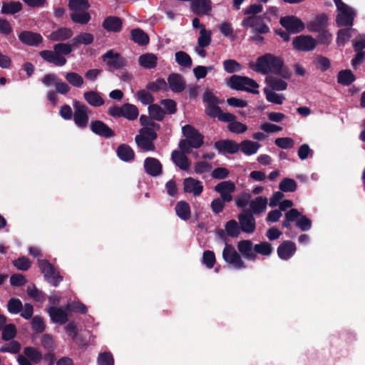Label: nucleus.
I'll return each instance as SVG.
<instances>
[{
    "instance_id": "1",
    "label": "nucleus",
    "mask_w": 365,
    "mask_h": 365,
    "mask_svg": "<svg viewBox=\"0 0 365 365\" xmlns=\"http://www.w3.org/2000/svg\"><path fill=\"white\" fill-rule=\"evenodd\" d=\"M250 68L256 72L267 75L269 73L280 76L282 78L289 79L291 71L284 65L283 60L271 53H266L257 58L256 63H250Z\"/></svg>"
},
{
    "instance_id": "2",
    "label": "nucleus",
    "mask_w": 365,
    "mask_h": 365,
    "mask_svg": "<svg viewBox=\"0 0 365 365\" xmlns=\"http://www.w3.org/2000/svg\"><path fill=\"white\" fill-rule=\"evenodd\" d=\"M336 7L337 14L336 16V25L339 28L344 26H353L355 11L353 8L343 2L341 0H333Z\"/></svg>"
},
{
    "instance_id": "3",
    "label": "nucleus",
    "mask_w": 365,
    "mask_h": 365,
    "mask_svg": "<svg viewBox=\"0 0 365 365\" xmlns=\"http://www.w3.org/2000/svg\"><path fill=\"white\" fill-rule=\"evenodd\" d=\"M90 5L87 0H69L71 20L78 24H86L91 20V15L87 12Z\"/></svg>"
},
{
    "instance_id": "4",
    "label": "nucleus",
    "mask_w": 365,
    "mask_h": 365,
    "mask_svg": "<svg viewBox=\"0 0 365 365\" xmlns=\"http://www.w3.org/2000/svg\"><path fill=\"white\" fill-rule=\"evenodd\" d=\"M222 258L227 263L231 264L237 269H244L246 267L245 263L242 259L241 256L230 244H225L222 251Z\"/></svg>"
},
{
    "instance_id": "5",
    "label": "nucleus",
    "mask_w": 365,
    "mask_h": 365,
    "mask_svg": "<svg viewBox=\"0 0 365 365\" xmlns=\"http://www.w3.org/2000/svg\"><path fill=\"white\" fill-rule=\"evenodd\" d=\"M241 25L244 28H251L252 33L267 34L269 31V28L264 24L262 16H247L242 20Z\"/></svg>"
},
{
    "instance_id": "6",
    "label": "nucleus",
    "mask_w": 365,
    "mask_h": 365,
    "mask_svg": "<svg viewBox=\"0 0 365 365\" xmlns=\"http://www.w3.org/2000/svg\"><path fill=\"white\" fill-rule=\"evenodd\" d=\"M279 24L288 33L292 34H299L305 28L304 22L293 15L281 17Z\"/></svg>"
},
{
    "instance_id": "7",
    "label": "nucleus",
    "mask_w": 365,
    "mask_h": 365,
    "mask_svg": "<svg viewBox=\"0 0 365 365\" xmlns=\"http://www.w3.org/2000/svg\"><path fill=\"white\" fill-rule=\"evenodd\" d=\"M203 102L207 104L205 109L206 115L211 118H218L222 110L217 106L219 103L217 97L212 91L207 90L203 94Z\"/></svg>"
},
{
    "instance_id": "8",
    "label": "nucleus",
    "mask_w": 365,
    "mask_h": 365,
    "mask_svg": "<svg viewBox=\"0 0 365 365\" xmlns=\"http://www.w3.org/2000/svg\"><path fill=\"white\" fill-rule=\"evenodd\" d=\"M182 132L192 148L197 149L203 145L204 136L192 125H185L182 128Z\"/></svg>"
},
{
    "instance_id": "9",
    "label": "nucleus",
    "mask_w": 365,
    "mask_h": 365,
    "mask_svg": "<svg viewBox=\"0 0 365 365\" xmlns=\"http://www.w3.org/2000/svg\"><path fill=\"white\" fill-rule=\"evenodd\" d=\"M38 266L46 279L53 286H57L62 281V277L48 261H38Z\"/></svg>"
},
{
    "instance_id": "10",
    "label": "nucleus",
    "mask_w": 365,
    "mask_h": 365,
    "mask_svg": "<svg viewBox=\"0 0 365 365\" xmlns=\"http://www.w3.org/2000/svg\"><path fill=\"white\" fill-rule=\"evenodd\" d=\"M38 266L46 279L53 286H57L62 281V277L48 261H38Z\"/></svg>"
},
{
    "instance_id": "11",
    "label": "nucleus",
    "mask_w": 365,
    "mask_h": 365,
    "mask_svg": "<svg viewBox=\"0 0 365 365\" xmlns=\"http://www.w3.org/2000/svg\"><path fill=\"white\" fill-rule=\"evenodd\" d=\"M38 266L46 279L53 286H57L62 281V277L48 261H38Z\"/></svg>"
},
{
    "instance_id": "12",
    "label": "nucleus",
    "mask_w": 365,
    "mask_h": 365,
    "mask_svg": "<svg viewBox=\"0 0 365 365\" xmlns=\"http://www.w3.org/2000/svg\"><path fill=\"white\" fill-rule=\"evenodd\" d=\"M292 45L299 51H311L315 48L317 41L311 36L300 35L294 38Z\"/></svg>"
},
{
    "instance_id": "13",
    "label": "nucleus",
    "mask_w": 365,
    "mask_h": 365,
    "mask_svg": "<svg viewBox=\"0 0 365 365\" xmlns=\"http://www.w3.org/2000/svg\"><path fill=\"white\" fill-rule=\"evenodd\" d=\"M238 220L240 230L246 233H253L256 229L255 219L251 211L246 210L239 214Z\"/></svg>"
},
{
    "instance_id": "14",
    "label": "nucleus",
    "mask_w": 365,
    "mask_h": 365,
    "mask_svg": "<svg viewBox=\"0 0 365 365\" xmlns=\"http://www.w3.org/2000/svg\"><path fill=\"white\" fill-rule=\"evenodd\" d=\"M73 120L75 123L78 127H86L88 122V108L86 106L77 101L73 103Z\"/></svg>"
},
{
    "instance_id": "15",
    "label": "nucleus",
    "mask_w": 365,
    "mask_h": 365,
    "mask_svg": "<svg viewBox=\"0 0 365 365\" xmlns=\"http://www.w3.org/2000/svg\"><path fill=\"white\" fill-rule=\"evenodd\" d=\"M328 21V15L325 13H320L307 24V29L312 33L322 31L327 29Z\"/></svg>"
},
{
    "instance_id": "16",
    "label": "nucleus",
    "mask_w": 365,
    "mask_h": 365,
    "mask_svg": "<svg viewBox=\"0 0 365 365\" xmlns=\"http://www.w3.org/2000/svg\"><path fill=\"white\" fill-rule=\"evenodd\" d=\"M41 359V354L36 349L26 347L23 354L19 356L18 361L20 365H31V363H37Z\"/></svg>"
},
{
    "instance_id": "17",
    "label": "nucleus",
    "mask_w": 365,
    "mask_h": 365,
    "mask_svg": "<svg viewBox=\"0 0 365 365\" xmlns=\"http://www.w3.org/2000/svg\"><path fill=\"white\" fill-rule=\"evenodd\" d=\"M214 190L220 194V197L232 201V194L235 190V185L230 180L222 181L215 186Z\"/></svg>"
},
{
    "instance_id": "18",
    "label": "nucleus",
    "mask_w": 365,
    "mask_h": 365,
    "mask_svg": "<svg viewBox=\"0 0 365 365\" xmlns=\"http://www.w3.org/2000/svg\"><path fill=\"white\" fill-rule=\"evenodd\" d=\"M138 116V109L133 104L125 103L120 107L115 106V117H124L129 120H133Z\"/></svg>"
},
{
    "instance_id": "19",
    "label": "nucleus",
    "mask_w": 365,
    "mask_h": 365,
    "mask_svg": "<svg viewBox=\"0 0 365 365\" xmlns=\"http://www.w3.org/2000/svg\"><path fill=\"white\" fill-rule=\"evenodd\" d=\"M214 147L221 153L235 154L240 150V145L232 140H220L216 141Z\"/></svg>"
},
{
    "instance_id": "20",
    "label": "nucleus",
    "mask_w": 365,
    "mask_h": 365,
    "mask_svg": "<svg viewBox=\"0 0 365 365\" xmlns=\"http://www.w3.org/2000/svg\"><path fill=\"white\" fill-rule=\"evenodd\" d=\"M297 250L296 245L290 240L282 242L277 247V255L283 260L290 259Z\"/></svg>"
},
{
    "instance_id": "21",
    "label": "nucleus",
    "mask_w": 365,
    "mask_h": 365,
    "mask_svg": "<svg viewBox=\"0 0 365 365\" xmlns=\"http://www.w3.org/2000/svg\"><path fill=\"white\" fill-rule=\"evenodd\" d=\"M168 83L169 88L174 93L182 92L185 87L186 83L184 78L179 73H173L168 77Z\"/></svg>"
},
{
    "instance_id": "22",
    "label": "nucleus",
    "mask_w": 365,
    "mask_h": 365,
    "mask_svg": "<svg viewBox=\"0 0 365 365\" xmlns=\"http://www.w3.org/2000/svg\"><path fill=\"white\" fill-rule=\"evenodd\" d=\"M185 192L192 193L194 196H199L203 191L201 182L192 178H187L183 182Z\"/></svg>"
},
{
    "instance_id": "23",
    "label": "nucleus",
    "mask_w": 365,
    "mask_h": 365,
    "mask_svg": "<svg viewBox=\"0 0 365 365\" xmlns=\"http://www.w3.org/2000/svg\"><path fill=\"white\" fill-rule=\"evenodd\" d=\"M145 172L151 176H158L162 173L163 167L160 162L154 158L148 157L144 161Z\"/></svg>"
},
{
    "instance_id": "24",
    "label": "nucleus",
    "mask_w": 365,
    "mask_h": 365,
    "mask_svg": "<svg viewBox=\"0 0 365 365\" xmlns=\"http://www.w3.org/2000/svg\"><path fill=\"white\" fill-rule=\"evenodd\" d=\"M51 319L54 323L64 324L68 322V314L65 309L52 306L48 309Z\"/></svg>"
},
{
    "instance_id": "25",
    "label": "nucleus",
    "mask_w": 365,
    "mask_h": 365,
    "mask_svg": "<svg viewBox=\"0 0 365 365\" xmlns=\"http://www.w3.org/2000/svg\"><path fill=\"white\" fill-rule=\"evenodd\" d=\"M40 55L45 61L58 66H62L66 63V58L54 49L53 51H43Z\"/></svg>"
},
{
    "instance_id": "26",
    "label": "nucleus",
    "mask_w": 365,
    "mask_h": 365,
    "mask_svg": "<svg viewBox=\"0 0 365 365\" xmlns=\"http://www.w3.org/2000/svg\"><path fill=\"white\" fill-rule=\"evenodd\" d=\"M191 9L197 15H207L212 9L210 0H192Z\"/></svg>"
},
{
    "instance_id": "27",
    "label": "nucleus",
    "mask_w": 365,
    "mask_h": 365,
    "mask_svg": "<svg viewBox=\"0 0 365 365\" xmlns=\"http://www.w3.org/2000/svg\"><path fill=\"white\" fill-rule=\"evenodd\" d=\"M237 248L239 252L245 258L249 260H255L257 257L252 247V242L248 240H241L238 242Z\"/></svg>"
},
{
    "instance_id": "28",
    "label": "nucleus",
    "mask_w": 365,
    "mask_h": 365,
    "mask_svg": "<svg viewBox=\"0 0 365 365\" xmlns=\"http://www.w3.org/2000/svg\"><path fill=\"white\" fill-rule=\"evenodd\" d=\"M171 158L173 163L184 171H187L190 167V161L185 154L175 150L171 153Z\"/></svg>"
},
{
    "instance_id": "29",
    "label": "nucleus",
    "mask_w": 365,
    "mask_h": 365,
    "mask_svg": "<svg viewBox=\"0 0 365 365\" xmlns=\"http://www.w3.org/2000/svg\"><path fill=\"white\" fill-rule=\"evenodd\" d=\"M118 157L123 162H131L135 159V152L127 144H120L116 149Z\"/></svg>"
},
{
    "instance_id": "30",
    "label": "nucleus",
    "mask_w": 365,
    "mask_h": 365,
    "mask_svg": "<svg viewBox=\"0 0 365 365\" xmlns=\"http://www.w3.org/2000/svg\"><path fill=\"white\" fill-rule=\"evenodd\" d=\"M90 126L91 130L98 135L106 138L111 137L113 135V130L102 121H92Z\"/></svg>"
},
{
    "instance_id": "31",
    "label": "nucleus",
    "mask_w": 365,
    "mask_h": 365,
    "mask_svg": "<svg viewBox=\"0 0 365 365\" xmlns=\"http://www.w3.org/2000/svg\"><path fill=\"white\" fill-rule=\"evenodd\" d=\"M352 26H344L336 33V43L339 46H344L352 36Z\"/></svg>"
},
{
    "instance_id": "32",
    "label": "nucleus",
    "mask_w": 365,
    "mask_h": 365,
    "mask_svg": "<svg viewBox=\"0 0 365 365\" xmlns=\"http://www.w3.org/2000/svg\"><path fill=\"white\" fill-rule=\"evenodd\" d=\"M242 81H244V78H242V76H237V75H233L230 78L228 86L236 91H247L248 93H254V94H258L259 91L252 88H244L242 86Z\"/></svg>"
},
{
    "instance_id": "33",
    "label": "nucleus",
    "mask_w": 365,
    "mask_h": 365,
    "mask_svg": "<svg viewBox=\"0 0 365 365\" xmlns=\"http://www.w3.org/2000/svg\"><path fill=\"white\" fill-rule=\"evenodd\" d=\"M19 38L24 43L31 46H36L41 43L42 40L41 35L30 31L21 32L19 34Z\"/></svg>"
},
{
    "instance_id": "34",
    "label": "nucleus",
    "mask_w": 365,
    "mask_h": 365,
    "mask_svg": "<svg viewBox=\"0 0 365 365\" xmlns=\"http://www.w3.org/2000/svg\"><path fill=\"white\" fill-rule=\"evenodd\" d=\"M131 40L140 46H146L149 43L148 35L141 29H134L130 31Z\"/></svg>"
},
{
    "instance_id": "35",
    "label": "nucleus",
    "mask_w": 365,
    "mask_h": 365,
    "mask_svg": "<svg viewBox=\"0 0 365 365\" xmlns=\"http://www.w3.org/2000/svg\"><path fill=\"white\" fill-rule=\"evenodd\" d=\"M138 62L142 67L151 69L156 67L158 58L155 54L148 53L141 55L139 57Z\"/></svg>"
},
{
    "instance_id": "36",
    "label": "nucleus",
    "mask_w": 365,
    "mask_h": 365,
    "mask_svg": "<svg viewBox=\"0 0 365 365\" xmlns=\"http://www.w3.org/2000/svg\"><path fill=\"white\" fill-rule=\"evenodd\" d=\"M259 147L260 144L259 143L249 140H245L240 144L241 151L247 155L255 154Z\"/></svg>"
},
{
    "instance_id": "37",
    "label": "nucleus",
    "mask_w": 365,
    "mask_h": 365,
    "mask_svg": "<svg viewBox=\"0 0 365 365\" xmlns=\"http://www.w3.org/2000/svg\"><path fill=\"white\" fill-rule=\"evenodd\" d=\"M176 215L183 220H187L190 218V207L185 201L177 202L175 206Z\"/></svg>"
},
{
    "instance_id": "38",
    "label": "nucleus",
    "mask_w": 365,
    "mask_h": 365,
    "mask_svg": "<svg viewBox=\"0 0 365 365\" xmlns=\"http://www.w3.org/2000/svg\"><path fill=\"white\" fill-rule=\"evenodd\" d=\"M267 205V199L264 197L259 196L250 203V207L254 214H260L265 210Z\"/></svg>"
},
{
    "instance_id": "39",
    "label": "nucleus",
    "mask_w": 365,
    "mask_h": 365,
    "mask_svg": "<svg viewBox=\"0 0 365 365\" xmlns=\"http://www.w3.org/2000/svg\"><path fill=\"white\" fill-rule=\"evenodd\" d=\"M356 80V77L349 69L341 70L338 73L337 82L343 86H349Z\"/></svg>"
},
{
    "instance_id": "40",
    "label": "nucleus",
    "mask_w": 365,
    "mask_h": 365,
    "mask_svg": "<svg viewBox=\"0 0 365 365\" xmlns=\"http://www.w3.org/2000/svg\"><path fill=\"white\" fill-rule=\"evenodd\" d=\"M135 143L144 151H153L155 148L154 143L145 135H138L135 138Z\"/></svg>"
},
{
    "instance_id": "41",
    "label": "nucleus",
    "mask_w": 365,
    "mask_h": 365,
    "mask_svg": "<svg viewBox=\"0 0 365 365\" xmlns=\"http://www.w3.org/2000/svg\"><path fill=\"white\" fill-rule=\"evenodd\" d=\"M265 81L274 91H284L287 88V83L284 81L272 76H267Z\"/></svg>"
},
{
    "instance_id": "42",
    "label": "nucleus",
    "mask_w": 365,
    "mask_h": 365,
    "mask_svg": "<svg viewBox=\"0 0 365 365\" xmlns=\"http://www.w3.org/2000/svg\"><path fill=\"white\" fill-rule=\"evenodd\" d=\"M148 113L150 118L158 121H162L165 115L164 110L158 104L153 103L148 106Z\"/></svg>"
},
{
    "instance_id": "43",
    "label": "nucleus",
    "mask_w": 365,
    "mask_h": 365,
    "mask_svg": "<svg viewBox=\"0 0 365 365\" xmlns=\"http://www.w3.org/2000/svg\"><path fill=\"white\" fill-rule=\"evenodd\" d=\"M73 34L71 29L68 28H61L51 33L49 36L51 40L63 41L69 38Z\"/></svg>"
},
{
    "instance_id": "44",
    "label": "nucleus",
    "mask_w": 365,
    "mask_h": 365,
    "mask_svg": "<svg viewBox=\"0 0 365 365\" xmlns=\"http://www.w3.org/2000/svg\"><path fill=\"white\" fill-rule=\"evenodd\" d=\"M86 101L93 106H100L104 103L102 97L95 91H89L84 93Z\"/></svg>"
},
{
    "instance_id": "45",
    "label": "nucleus",
    "mask_w": 365,
    "mask_h": 365,
    "mask_svg": "<svg viewBox=\"0 0 365 365\" xmlns=\"http://www.w3.org/2000/svg\"><path fill=\"white\" fill-rule=\"evenodd\" d=\"M225 232L231 237H237L240 233V227L235 220H230L225 224Z\"/></svg>"
},
{
    "instance_id": "46",
    "label": "nucleus",
    "mask_w": 365,
    "mask_h": 365,
    "mask_svg": "<svg viewBox=\"0 0 365 365\" xmlns=\"http://www.w3.org/2000/svg\"><path fill=\"white\" fill-rule=\"evenodd\" d=\"M146 89L151 92H158L160 90L167 91L168 85L165 79L158 78L155 81L150 82L146 86Z\"/></svg>"
},
{
    "instance_id": "47",
    "label": "nucleus",
    "mask_w": 365,
    "mask_h": 365,
    "mask_svg": "<svg viewBox=\"0 0 365 365\" xmlns=\"http://www.w3.org/2000/svg\"><path fill=\"white\" fill-rule=\"evenodd\" d=\"M138 100L143 105H151L153 104L155 98L152 93L145 89H141L136 93Z\"/></svg>"
},
{
    "instance_id": "48",
    "label": "nucleus",
    "mask_w": 365,
    "mask_h": 365,
    "mask_svg": "<svg viewBox=\"0 0 365 365\" xmlns=\"http://www.w3.org/2000/svg\"><path fill=\"white\" fill-rule=\"evenodd\" d=\"M176 62L181 66L190 68L192 66L191 57L185 51H178L175 54Z\"/></svg>"
},
{
    "instance_id": "49",
    "label": "nucleus",
    "mask_w": 365,
    "mask_h": 365,
    "mask_svg": "<svg viewBox=\"0 0 365 365\" xmlns=\"http://www.w3.org/2000/svg\"><path fill=\"white\" fill-rule=\"evenodd\" d=\"M297 184L292 178H284L279 183V188L284 192H294L297 190Z\"/></svg>"
},
{
    "instance_id": "50",
    "label": "nucleus",
    "mask_w": 365,
    "mask_h": 365,
    "mask_svg": "<svg viewBox=\"0 0 365 365\" xmlns=\"http://www.w3.org/2000/svg\"><path fill=\"white\" fill-rule=\"evenodd\" d=\"M225 71L228 73L239 72L242 69V66L234 59H227L222 63Z\"/></svg>"
},
{
    "instance_id": "51",
    "label": "nucleus",
    "mask_w": 365,
    "mask_h": 365,
    "mask_svg": "<svg viewBox=\"0 0 365 365\" xmlns=\"http://www.w3.org/2000/svg\"><path fill=\"white\" fill-rule=\"evenodd\" d=\"M264 93L266 95L267 101L277 105H282L283 103V101L284 100V95L277 94L267 88H264Z\"/></svg>"
},
{
    "instance_id": "52",
    "label": "nucleus",
    "mask_w": 365,
    "mask_h": 365,
    "mask_svg": "<svg viewBox=\"0 0 365 365\" xmlns=\"http://www.w3.org/2000/svg\"><path fill=\"white\" fill-rule=\"evenodd\" d=\"M333 39L332 34L329 32V31L327 29L322 31L318 32V35L317 36V44H321L326 46H328L331 44Z\"/></svg>"
},
{
    "instance_id": "53",
    "label": "nucleus",
    "mask_w": 365,
    "mask_h": 365,
    "mask_svg": "<svg viewBox=\"0 0 365 365\" xmlns=\"http://www.w3.org/2000/svg\"><path fill=\"white\" fill-rule=\"evenodd\" d=\"M253 250L255 253L256 252L264 256H269L273 251L272 245L267 242H262L255 245Z\"/></svg>"
},
{
    "instance_id": "54",
    "label": "nucleus",
    "mask_w": 365,
    "mask_h": 365,
    "mask_svg": "<svg viewBox=\"0 0 365 365\" xmlns=\"http://www.w3.org/2000/svg\"><path fill=\"white\" fill-rule=\"evenodd\" d=\"M21 9V4L19 1H11L9 3H4L1 8L3 14H13Z\"/></svg>"
},
{
    "instance_id": "55",
    "label": "nucleus",
    "mask_w": 365,
    "mask_h": 365,
    "mask_svg": "<svg viewBox=\"0 0 365 365\" xmlns=\"http://www.w3.org/2000/svg\"><path fill=\"white\" fill-rule=\"evenodd\" d=\"M93 39H94L93 36L91 34L81 33V34L77 35L73 39V45H78V44L88 45V44H91L93 41Z\"/></svg>"
},
{
    "instance_id": "56",
    "label": "nucleus",
    "mask_w": 365,
    "mask_h": 365,
    "mask_svg": "<svg viewBox=\"0 0 365 365\" xmlns=\"http://www.w3.org/2000/svg\"><path fill=\"white\" fill-rule=\"evenodd\" d=\"M231 201L228 200H224L222 197H217L214 199L210 204V207L212 209V211L215 214H219L220 212H222L226 202H230Z\"/></svg>"
},
{
    "instance_id": "57",
    "label": "nucleus",
    "mask_w": 365,
    "mask_h": 365,
    "mask_svg": "<svg viewBox=\"0 0 365 365\" xmlns=\"http://www.w3.org/2000/svg\"><path fill=\"white\" fill-rule=\"evenodd\" d=\"M160 104L164 107L163 108L165 114L173 115L177 112V103L172 99H163L160 101Z\"/></svg>"
},
{
    "instance_id": "58",
    "label": "nucleus",
    "mask_w": 365,
    "mask_h": 365,
    "mask_svg": "<svg viewBox=\"0 0 365 365\" xmlns=\"http://www.w3.org/2000/svg\"><path fill=\"white\" fill-rule=\"evenodd\" d=\"M200 47L205 48L208 46L211 43V32L205 30V28L200 31V36L197 39Z\"/></svg>"
},
{
    "instance_id": "59",
    "label": "nucleus",
    "mask_w": 365,
    "mask_h": 365,
    "mask_svg": "<svg viewBox=\"0 0 365 365\" xmlns=\"http://www.w3.org/2000/svg\"><path fill=\"white\" fill-rule=\"evenodd\" d=\"M27 294L30 297L33 298L34 300L38 302H42L45 299V295L43 293L36 289L34 285H30L28 287Z\"/></svg>"
},
{
    "instance_id": "60",
    "label": "nucleus",
    "mask_w": 365,
    "mask_h": 365,
    "mask_svg": "<svg viewBox=\"0 0 365 365\" xmlns=\"http://www.w3.org/2000/svg\"><path fill=\"white\" fill-rule=\"evenodd\" d=\"M216 262L215 255L214 252L206 250L202 255V263L209 269H212Z\"/></svg>"
},
{
    "instance_id": "61",
    "label": "nucleus",
    "mask_w": 365,
    "mask_h": 365,
    "mask_svg": "<svg viewBox=\"0 0 365 365\" xmlns=\"http://www.w3.org/2000/svg\"><path fill=\"white\" fill-rule=\"evenodd\" d=\"M315 64L322 72H325L331 67L329 59L322 55L316 57Z\"/></svg>"
},
{
    "instance_id": "62",
    "label": "nucleus",
    "mask_w": 365,
    "mask_h": 365,
    "mask_svg": "<svg viewBox=\"0 0 365 365\" xmlns=\"http://www.w3.org/2000/svg\"><path fill=\"white\" fill-rule=\"evenodd\" d=\"M228 130L234 133L240 134L245 133L247 130V126L240 122L232 121L228 124Z\"/></svg>"
},
{
    "instance_id": "63",
    "label": "nucleus",
    "mask_w": 365,
    "mask_h": 365,
    "mask_svg": "<svg viewBox=\"0 0 365 365\" xmlns=\"http://www.w3.org/2000/svg\"><path fill=\"white\" fill-rule=\"evenodd\" d=\"M296 226L302 232L308 231L312 227V220L301 215L299 219L296 221Z\"/></svg>"
},
{
    "instance_id": "64",
    "label": "nucleus",
    "mask_w": 365,
    "mask_h": 365,
    "mask_svg": "<svg viewBox=\"0 0 365 365\" xmlns=\"http://www.w3.org/2000/svg\"><path fill=\"white\" fill-rule=\"evenodd\" d=\"M66 79L73 86L80 87L83 83V78L76 73L71 72L66 75Z\"/></svg>"
}]
</instances>
